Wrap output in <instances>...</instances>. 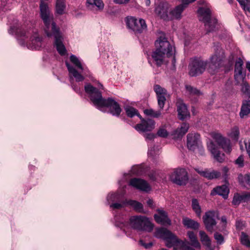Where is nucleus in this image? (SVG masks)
<instances>
[{
  "instance_id": "nucleus-1",
  "label": "nucleus",
  "mask_w": 250,
  "mask_h": 250,
  "mask_svg": "<svg viewBox=\"0 0 250 250\" xmlns=\"http://www.w3.org/2000/svg\"><path fill=\"white\" fill-rule=\"evenodd\" d=\"M40 15L44 24V30L48 37H54V44L58 53L61 56L66 53V50L62 42V36L59 26L54 21V17L51 13L47 3L41 1L40 5Z\"/></svg>"
},
{
  "instance_id": "nucleus-2",
  "label": "nucleus",
  "mask_w": 250,
  "mask_h": 250,
  "mask_svg": "<svg viewBox=\"0 0 250 250\" xmlns=\"http://www.w3.org/2000/svg\"><path fill=\"white\" fill-rule=\"evenodd\" d=\"M101 88L103 89V85L99 82L97 87L90 83H86L84 85L85 92L94 106L100 109L106 107L112 115L119 116L122 111L119 104L111 98H104L100 91Z\"/></svg>"
},
{
  "instance_id": "nucleus-3",
  "label": "nucleus",
  "mask_w": 250,
  "mask_h": 250,
  "mask_svg": "<svg viewBox=\"0 0 250 250\" xmlns=\"http://www.w3.org/2000/svg\"><path fill=\"white\" fill-rule=\"evenodd\" d=\"M155 50L152 52L151 57L158 67L161 66L165 56L170 57L175 52V49L165 37H160L155 42Z\"/></svg>"
},
{
  "instance_id": "nucleus-4",
  "label": "nucleus",
  "mask_w": 250,
  "mask_h": 250,
  "mask_svg": "<svg viewBox=\"0 0 250 250\" xmlns=\"http://www.w3.org/2000/svg\"><path fill=\"white\" fill-rule=\"evenodd\" d=\"M155 236L158 238L166 240L170 244H167L168 247L174 246V249L179 248L181 250H195L189 245L188 241L180 240L177 237L167 229L161 228L156 229Z\"/></svg>"
},
{
  "instance_id": "nucleus-5",
  "label": "nucleus",
  "mask_w": 250,
  "mask_h": 250,
  "mask_svg": "<svg viewBox=\"0 0 250 250\" xmlns=\"http://www.w3.org/2000/svg\"><path fill=\"white\" fill-rule=\"evenodd\" d=\"M226 63V58L224 50L220 46L214 47V52L210 56L208 62V71L214 75L219 70L225 67Z\"/></svg>"
},
{
  "instance_id": "nucleus-6",
  "label": "nucleus",
  "mask_w": 250,
  "mask_h": 250,
  "mask_svg": "<svg viewBox=\"0 0 250 250\" xmlns=\"http://www.w3.org/2000/svg\"><path fill=\"white\" fill-rule=\"evenodd\" d=\"M199 20L205 24L207 33L213 32L217 22L216 18L211 17V12L209 8L200 7L197 11Z\"/></svg>"
},
{
  "instance_id": "nucleus-7",
  "label": "nucleus",
  "mask_w": 250,
  "mask_h": 250,
  "mask_svg": "<svg viewBox=\"0 0 250 250\" xmlns=\"http://www.w3.org/2000/svg\"><path fill=\"white\" fill-rule=\"evenodd\" d=\"M131 227L139 231L150 232L153 229V225L149 219L144 216H132L129 219Z\"/></svg>"
},
{
  "instance_id": "nucleus-8",
  "label": "nucleus",
  "mask_w": 250,
  "mask_h": 250,
  "mask_svg": "<svg viewBox=\"0 0 250 250\" xmlns=\"http://www.w3.org/2000/svg\"><path fill=\"white\" fill-rule=\"evenodd\" d=\"M208 61L201 58H194L191 60L188 65V74L191 77H196L202 74L206 70Z\"/></svg>"
},
{
  "instance_id": "nucleus-9",
  "label": "nucleus",
  "mask_w": 250,
  "mask_h": 250,
  "mask_svg": "<svg viewBox=\"0 0 250 250\" xmlns=\"http://www.w3.org/2000/svg\"><path fill=\"white\" fill-rule=\"evenodd\" d=\"M126 24L127 27L132 30L135 34L142 33L147 27L144 20L140 19L138 20L132 17L126 18Z\"/></svg>"
},
{
  "instance_id": "nucleus-10",
  "label": "nucleus",
  "mask_w": 250,
  "mask_h": 250,
  "mask_svg": "<svg viewBox=\"0 0 250 250\" xmlns=\"http://www.w3.org/2000/svg\"><path fill=\"white\" fill-rule=\"evenodd\" d=\"M216 219H219L218 211L209 210L205 213L203 217V220L205 228L208 231L210 232L213 231L214 227L217 224Z\"/></svg>"
},
{
  "instance_id": "nucleus-11",
  "label": "nucleus",
  "mask_w": 250,
  "mask_h": 250,
  "mask_svg": "<svg viewBox=\"0 0 250 250\" xmlns=\"http://www.w3.org/2000/svg\"><path fill=\"white\" fill-rule=\"evenodd\" d=\"M171 181L179 186L186 185L188 178V173L184 168L175 169L170 176Z\"/></svg>"
},
{
  "instance_id": "nucleus-12",
  "label": "nucleus",
  "mask_w": 250,
  "mask_h": 250,
  "mask_svg": "<svg viewBox=\"0 0 250 250\" xmlns=\"http://www.w3.org/2000/svg\"><path fill=\"white\" fill-rule=\"evenodd\" d=\"M243 61L240 58L236 61L234 68V79L237 84L245 80L246 71L243 68Z\"/></svg>"
},
{
  "instance_id": "nucleus-13",
  "label": "nucleus",
  "mask_w": 250,
  "mask_h": 250,
  "mask_svg": "<svg viewBox=\"0 0 250 250\" xmlns=\"http://www.w3.org/2000/svg\"><path fill=\"white\" fill-rule=\"evenodd\" d=\"M141 123L135 126V128L139 132L151 131L155 126V122L150 119H144L142 118Z\"/></svg>"
},
{
  "instance_id": "nucleus-14",
  "label": "nucleus",
  "mask_w": 250,
  "mask_h": 250,
  "mask_svg": "<svg viewBox=\"0 0 250 250\" xmlns=\"http://www.w3.org/2000/svg\"><path fill=\"white\" fill-rule=\"evenodd\" d=\"M212 137L217 144L221 146L227 153H229L231 151L230 142L229 139L223 137L219 133H214Z\"/></svg>"
},
{
  "instance_id": "nucleus-15",
  "label": "nucleus",
  "mask_w": 250,
  "mask_h": 250,
  "mask_svg": "<svg viewBox=\"0 0 250 250\" xmlns=\"http://www.w3.org/2000/svg\"><path fill=\"white\" fill-rule=\"evenodd\" d=\"M187 146L189 150L194 151L199 146L200 136L198 133H190L187 136Z\"/></svg>"
},
{
  "instance_id": "nucleus-16",
  "label": "nucleus",
  "mask_w": 250,
  "mask_h": 250,
  "mask_svg": "<svg viewBox=\"0 0 250 250\" xmlns=\"http://www.w3.org/2000/svg\"><path fill=\"white\" fill-rule=\"evenodd\" d=\"M129 185L137 189L142 191H148L151 189L149 184L144 180L140 178H132L130 180Z\"/></svg>"
},
{
  "instance_id": "nucleus-17",
  "label": "nucleus",
  "mask_w": 250,
  "mask_h": 250,
  "mask_svg": "<svg viewBox=\"0 0 250 250\" xmlns=\"http://www.w3.org/2000/svg\"><path fill=\"white\" fill-rule=\"evenodd\" d=\"M208 148L217 161L222 163L224 161V154L220 153L218 147L212 141L208 144Z\"/></svg>"
},
{
  "instance_id": "nucleus-18",
  "label": "nucleus",
  "mask_w": 250,
  "mask_h": 250,
  "mask_svg": "<svg viewBox=\"0 0 250 250\" xmlns=\"http://www.w3.org/2000/svg\"><path fill=\"white\" fill-rule=\"evenodd\" d=\"M158 214H154V218L156 222L162 225L171 224V220L168 217L167 212L163 209H158L157 210Z\"/></svg>"
},
{
  "instance_id": "nucleus-19",
  "label": "nucleus",
  "mask_w": 250,
  "mask_h": 250,
  "mask_svg": "<svg viewBox=\"0 0 250 250\" xmlns=\"http://www.w3.org/2000/svg\"><path fill=\"white\" fill-rule=\"evenodd\" d=\"M196 171L202 176L208 179V180H212L217 179L220 177L221 173L219 171L205 169L204 170L196 169Z\"/></svg>"
},
{
  "instance_id": "nucleus-20",
  "label": "nucleus",
  "mask_w": 250,
  "mask_h": 250,
  "mask_svg": "<svg viewBox=\"0 0 250 250\" xmlns=\"http://www.w3.org/2000/svg\"><path fill=\"white\" fill-rule=\"evenodd\" d=\"M65 65L68 69L70 78H71L72 77H74L77 82H82L84 80V78L83 76L79 73L69 62H65Z\"/></svg>"
},
{
  "instance_id": "nucleus-21",
  "label": "nucleus",
  "mask_w": 250,
  "mask_h": 250,
  "mask_svg": "<svg viewBox=\"0 0 250 250\" xmlns=\"http://www.w3.org/2000/svg\"><path fill=\"white\" fill-rule=\"evenodd\" d=\"M70 60L77 68L82 71L83 75L89 78L91 77V75L89 71L86 68H84L83 67L80 60H79L77 56L74 55H71L70 56Z\"/></svg>"
},
{
  "instance_id": "nucleus-22",
  "label": "nucleus",
  "mask_w": 250,
  "mask_h": 250,
  "mask_svg": "<svg viewBox=\"0 0 250 250\" xmlns=\"http://www.w3.org/2000/svg\"><path fill=\"white\" fill-rule=\"evenodd\" d=\"M189 124L187 123H183L180 127L177 128L173 131L172 135L174 139L181 138L188 131Z\"/></svg>"
},
{
  "instance_id": "nucleus-23",
  "label": "nucleus",
  "mask_w": 250,
  "mask_h": 250,
  "mask_svg": "<svg viewBox=\"0 0 250 250\" xmlns=\"http://www.w3.org/2000/svg\"><path fill=\"white\" fill-rule=\"evenodd\" d=\"M229 192V188L226 185H222L214 188L210 194L211 195L218 194L223 196L224 199H227L228 197Z\"/></svg>"
},
{
  "instance_id": "nucleus-24",
  "label": "nucleus",
  "mask_w": 250,
  "mask_h": 250,
  "mask_svg": "<svg viewBox=\"0 0 250 250\" xmlns=\"http://www.w3.org/2000/svg\"><path fill=\"white\" fill-rule=\"evenodd\" d=\"M86 6L91 10L101 11L104 8V4L102 0H86Z\"/></svg>"
},
{
  "instance_id": "nucleus-25",
  "label": "nucleus",
  "mask_w": 250,
  "mask_h": 250,
  "mask_svg": "<svg viewBox=\"0 0 250 250\" xmlns=\"http://www.w3.org/2000/svg\"><path fill=\"white\" fill-rule=\"evenodd\" d=\"M9 33L10 34L15 33L18 37L23 38V39H19V42L21 45H25L24 39L28 37L25 31L21 30V29H17L15 27H11L9 30Z\"/></svg>"
},
{
  "instance_id": "nucleus-26",
  "label": "nucleus",
  "mask_w": 250,
  "mask_h": 250,
  "mask_svg": "<svg viewBox=\"0 0 250 250\" xmlns=\"http://www.w3.org/2000/svg\"><path fill=\"white\" fill-rule=\"evenodd\" d=\"M185 6L183 5V4H180L173 10H171L169 12V15L170 17V19L179 20L181 18V14L185 8Z\"/></svg>"
},
{
  "instance_id": "nucleus-27",
  "label": "nucleus",
  "mask_w": 250,
  "mask_h": 250,
  "mask_svg": "<svg viewBox=\"0 0 250 250\" xmlns=\"http://www.w3.org/2000/svg\"><path fill=\"white\" fill-rule=\"evenodd\" d=\"M250 199V193L243 195H240L238 193H236L234 195L232 204L234 206H238L241 202H248Z\"/></svg>"
},
{
  "instance_id": "nucleus-28",
  "label": "nucleus",
  "mask_w": 250,
  "mask_h": 250,
  "mask_svg": "<svg viewBox=\"0 0 250 250\" xmlns=\"http://www.w3.org/2000/svg\"><path fill=\"white\" fill-rule=\"evenodd\" d=\"M183 225L188 229H197L199 228V224L196 221L188 217H184L182 219Z\"/></svg>"
},
{
  "instance_id": "nucleus-29",
  "label": "nucleus",
  "mask_w": 250,
  "mask_h": 250,
  "mask_svg": "<svg viewBox=\"0 0 250 250\" xmlns=\"http://www.w3.org/2000/svg\"><path fill=\"white\" fill-rule=\"evenodd\" d=\"M177 111L178 113V118L181 120H184L187 117L189 116V113L186 104H179L177 106Z\"/></svg>"
},
{
  "instance_id": "nucleus-30",
  "label": "nucleus",
  "mask_w": 250,
  "mask_h": 250,
  "mask_svg": "<svg viewBox=\"0 0 250 250\" xmlns=\"http://www.w3.org/2000/svg\"><path fill=\"white\" fill-rule=\"evenodd\" d=\"M250 113V100L243 101L239 115L241 118Z\"/></svg>"
},
{
  "instance_id": "nucleus-31",
  "label": "nucleus",
  "mask_w": 250,
  "mask_h": 250,
  "mask_svg": "<svg viewBox=\"0 0 250 250\" xmlns=\"http://www.w3.org/2000/svg\"><path fill=\"white\" fill-rule=\"evenodd\" d=\"M32 48L36 50H39L42 44V38L37 34L34 35L31 38Z\"/></svg>"
},
{
  "instance_id": "nucleus-32",
  "label": "nucleus",
  "mask_w": 250,
  "mask_h": 250,
  "mask_svg": "<svg viewBox=\"0 0 250 250\" xmlns=\"http://www.w3.org/2000/svg\"><path fill=\"white\" fill-rule=\"evenodd\" d=\"M199 234L203 245L211 249V240L207 233L203 230H200Z\"/></svg>"
},
{
  "instance_id": "nucleus-33",
  "label": "nucleus",
  "mask_w": 250,
  "mask_h": 250,
  "mask_svg": "<svg viewBox=\"0 0 250 250\" xmlns=\"http://www.w3.org/2000/svg\"><path fill=\"white\" fill-rule=\"evenodd\" d=\"M187 234L190 241L191 245L195 248L200 249L201 248V245L198 241L194 232L192 231H188Z\"/></svg>"
},
{
  "instance_id": "nucleus-34",
  "label": "nucleus",
  "mask_w": 250,
  "mask_h": 250,
  "mask_svg": "<svg viewBox=\"0 0 250 250\" xmlns=\"http://www.w3.org/2000/svg\"><path fill=\"white\" fill-rule=\"evenodd\" d=\"M186 89L188 92L190 98H192L193 96L198 97L203 94L202 92L200 90L190 85H186Z\"/></svg>"
},
{
  "instance_id": "nucleus-35",
  "label": "nucleus",
  "mask_w": 250,
  "mask_h": 250,
  "mask_svg": "<svg viewBox=\"0 0 250 250\" xmlns=\"http://www.w3.org/2000/svg\"><path fill=\"white\" fill-rule=\"evenodd\" d=\"M127 204L132 207L134 210L138 212H145L143 204L138 201L130 200L127 202Z\"/></svg>"
},
{
  "instance_id": "nucleus-36",
  "label": "nucleus",
  "mask_w": 250,
  "mask_h": 250,
  "mask_svg": "<svg viewBox=\"0 0 250 250\" xmlns=\"http://www.w3.org/2000/svg\"><path fill=\"white\" fill-rule=\"evenodd\" d=\"M66 5L65 0H57L56 3V12L59 15H62L64 13Z\"/></svg>"
},
{
  "instance_id": "nucleus-37",
  "label": "nucleus",
  "mask_w": 250,
  "mask_h": 250,
  "mask_svg": "<svg viewBox=\"0 0 250 250\" xmlns=\"http://www.w3.org/2000/svg\"><path fill=\"white\" fill-rule=\"evenodd\" d=\"M191 207L196 215L198 217H200L202 212L201 208L197 199L195 198L192 199Z\"/></svg>"
},
{
  "instance_id": "nucleus-38",
  "label": "nucleus",
  "mask_w": 250,
  "mask_h": 250,
  "mask_svg": "<svg viewBox=\"0 0 250 250\" xmlns=\"http://www.w3.org/2000/svg\"><path fill=\"white\" fill-rule=\"evenodd\" d=\"M125 109L128 117L132 118L135 115H137L140 119H142V116L138 113V110L134 107L127 106L125 107Z\"/></svg>"
},
{
  "instance_id": "nucleus-39",
  "label": "nucleus",
  "mask_w": 250,
  "mask_h": 250,
  "mask_svg": "<svg viewBox=\"0 0 250 250\" xmlns=\"http://www.w3.org/2000/svg\"><path fill=\"white\" fill-rule=\"evenodd\" d=\"M156 11L162 18L165 20L168 19L167 9V8H165L164 5L158 6L156 9Z\"/></svg>"
},
{
  "instance_id": "nucleus-40",
  "label": "nucleus",
  "mask_w": 250,
  "mask_h": 250,
  "mask_svg": "<svg viewBox=\"0 0 250 250\" xmlns=\"http://www.w3.org/2000/svg\"><path fill=\"white\" fill-rule=\"evenodd\" d=\"M145 114L148 116L153 118H158L161 115V112L160 110L155 111L152 108L146 109L144 110Z\"/></svg>"
},
{
  "instance_id": "nucleus-41",
  "label": "nucleus",
  "mask_w": 250,
  "mask_h": 250,
  "mask_svg": "<svg viewBox=\"0 0 250 250\" xmlns=\"http://www.w3.org/2000/svg\"><path fill=\"white\" fill-rule=\"evenodd\" d=\"M238 180L239 183L244 186L246 185L250 186V174H247L245 175L240 174L238 176Z\"/></svg>"
},
{
  "instance_id": "nucleus-42",
  "label": "nucleus",
  "mask_w": 250,
  "mask_h": 250,
  "mask_svg": "<svg viewBox=\"0 0 250 250\" xmlns=\"http://www.w3.org/2000/svg\"><path fill=\"white\" fill-rule=\"evenodd\" d=\"M241 85L242 92L249 98H250V85L245 80L241 82Z\"/></svg>"
},
{
  "instance_id": "nucleus-43",
  "label": "nucleus",
  "mask_w": 250,
  "mask_h": 250,
  "mask_svg": "<svg viewBox=\"0 0 250 250\" xmlns=\"http://www.w3.org/2000/svg\"><path fill=\"white\" fill-rule=\"evenodd\" d=\"M153 89L156 94L157 97L160 96H166L167 94V90L158 84L154 85Z\"/></svg>"
},
{
  "instance_id": "nucleus-44",
  "label": "nucleus",
  "mask_w": 250,
  "mask_h": 250,
  "mask_svg": "<svg viewBox=\"0 0 250 250\" xmlns=\"http://www.w3.org/2000/svg\"><path fill=\"white\" fill-rule=\"evenodd\" d=\"M239 129L238 126H234L231 129V131L229 134V136L233 140L238 141L239 137Z\"/></svg>"
},
{
  "instance_id": "nucleus-45",
  "label": "nucleus",
  "mask_w": 250,
  "mask_h": 250,
  "mask_svg": "<svg viewBox=\"0 0 250 250\" xmlns=\"http://www.w3.org/2000/svg\"><path fill=\"white\" fill-rule=\"evenodd\" d=\"M241 242L243 245L250 248V241L248 236L244 232H241Z\"/></svg>"
},
{
  "instance_id": "nucleus-46",
  "label": "nucleus",
  "mask_w": 250,
  "mask_h": 250,
  "mask_svg": "<svg viewBox=\"0 0 250 250\" xmlns=\"http://www.w3.org/2000/svg\"><path fill=\"white\" fill-rule=\"evenodd\" d=\"M214 238L218 245H222L225 242L224 236L218 232H216L214 233Z\"/></svg>"
},
{
  "instance_id": "nucleus-47",
  "label": "nucleus",
  "mask_w": 250,
  "mask_h": 250,
  "mask_svg": "<svg viewBox=\"0 0 250 250\" xmlns=\"http://www.w3.org/2000/svg\"><path fill=\"white\" fill-rule=\"evenodd\" d=\"M157 101H158V104L159 107L162 109H163L166 101V96H160L157 97Z\"/></svg>"
},
{
  "instance_id": "nucleus-48",
  "label": "nucleus",
  "mask_w": 250,
  "mask_h": 250,
  "mask_svg": "<svg viewBox=\"0 0 250 250\" xmlns=\"http://www.w3.org/2000/svg\"><path fill=\"white\" fill-rule=\"evenodd\" d=\"M157 135L162 138H166L168 135V132L166 129L161 127L158 129Z\"/></svg>"
},
{
  "instance_id": "nucleus-49",
  "label": "nucleus",
  "mask_w": 250,
  "mask_h": 250,
  "mask_svg": "<svg viewBox=\"0 0 250 250\" xmlns=\"http://www.w3.org/2000/svg\"><path fill=\"white\" fill-rule=\"evenodd\" d=\"M119 195L117 193L108 194L107 196V200L108 201L114 202L118 200Z\"/></svg>"
},
{
  "instance_id": "nucleus-50",
  "label": "nucleus",
  "mask_w": 250,
  "mask_h": 250,
  "mask_svg": "<svg viewBox=\"0 0 250 250\" xmlns=\"http://www.w3.org/2000/svg\"><path fill=\"white\" fill-rule=\"evenodd\" d=\"M139 244L140 245H141L142 246L144 247L146 249H148L150 248L153 245V243L152 242H149L148 243H146L142 240H140L139 241Z\"/></svg>"
},
{
  "instance_id": "nucleus-51",
  "label": "nucleus",
  "mask_w": 250,
  "mask_h": 250,
  "mask_svg": "<svg viewBox=\"0 0 250 250\" xmlns=\"http://www.w3.org/2000/svg\"><path fill=\"white\" fill-rule=\"evenodd\" d=\"M244 144L247 153L250 157V139L245 140L244 141Z\"/></svg>"
},
{
  "instance_id": "nucleus-52",
  "label": "nucleus",
  "mask_w": 250,
  "mask_h": 250,
  "mask_svg": "<svg viewBox=\"0 0 250 250\" xmlns=\"http://www.w3.org/2000/svg\"><path fill=\"white\" fill-rule=\"evenodd\" d=\"M124 204L115 203L110 205V207L113 209H119L124 207Z\"/></svg>"
},
{
  "instance_id": "nucleus-53",
  "label": "nucleus",
  "mask_w": 250,
  "mask_h": 250,
  "mask_svg": "<svg viewBox=\"0 0 250 250\" xmlns=\"http://www.w3.org/2000/svg\"><path fill=\"white\" fill-rule=\"evenodd\" d=\"M221 222L223 223L222 225V229H218V230L220 231H223L226 228L227 225V218L225 216H223L221 218Z\"/></svg>"
},
{
  "instance_id": "nucleus-54",
  "label": "nucleus",
  "mask_w": 250,
  "mask_h": 250,
  "mask_svg": "<svg viewBox=\"0 0 250 250\" xmlns=\"http://www.w3.org/2000/svg\"><path fill=\"white\" fill-rule=\"evenodd\" d=\"M156 137V135L152 133H148L145 134L146 139L148 140H152Z\"/></svg>"
},
{
  "instance_id": "nucleus-55",
  "label": "nucleus",
  "mask_w": 250,
  "mask_h": 250,
  "mask_svg": "<svg viewBox=\"0 0 250 250\" xmlns=\"http://www.w3.org/2000/svg\"><path fill=\"white\" fill-rule=\"evenodd\" d=\"M243 158L241 156L239 157L235 161L236 164L239 165L240 167H243Z\"/></svg>"
},
{
  "instance_id": "nucleus-56",
  "label": "nucleus",
  "mask_w": 250,
  "mask_h": 250,
  "mask_svg": "<svg viewBox=\"0 0 250 250\" xmlns=\"http://www.w3.org/2000/svg\"><path fill=\"white\" fill-rule=\"evenodd\" d=\"M242 7L245 11H247L250 13V1L246 2L244 5Z\"/></svg>"
},
{
  "instance_id": "nucleus-57",
  "label": "nucleus",
  "mask_w": 250,
  "mask_h": 250,
  "mask_svg": "<svg viewBox=\"0 0 250 250\" xmlns=\"http://www.w3.org/2000/svg\"><path fill=\"white\" fill-rule=\"evenodd\" d=\"M130 0H113V1L119 4H124L127 3Z\"/></svg>"
},
{
  "instance_id": "nucleus-58",
  "label": "nucleus",
  "mask_w": 250,
  "mask_h": 250,
  "mask_svg": "<svg viewBox=\"0 0 250 250\" xmlns=\"http://www.w3.org/2000/svg\"><path fill=\"white\" fill-rule=\"evenodd\" d=\"M147 205L151 208H154V202L152 199H149L146 202Z\"/></svg>"
},
{
  "instance_id": "nucleus-59",
  "label": "nucleus",
  "mask_w": 250,
  "mask_h": 250,
  "mask_svg": "<svg viewBox=\"0 0 250 250\" xmlns=\"http://www.w3.org/2000/svg\"><path fill=\"white\" fill-rule=\"evenodd\" d=\"M72 87L73 89V90L76 91L78 93H81V90L80 87L77 86L76 85L74 84L72 85Z\"/></svg>"
},
{
  "instance_id": "nucleus-60",
  "label": "nucleus",
  "mask_w": 250,
  "mask_h": 250,
  "mask_svg": "<svg viewBox=\"0 0 250 250\" xmlns=\"http://www.w3.org/2000/svg\"><path fill=\"white\" fill-rule=\"evenodd\" d=\"M154 154V148L149 147L148 150V155L149 156H153Z\"/></svg>"
},
{
  "instance_id": "nucleus-61",
  "label": "nucleus",
  "mask_w": 250,
  "mask_h": 250,
  "mask_svg": "<svg viewBox=\"0 0 250 250\" xmlns=\"http://www.w3.org/2000/svg\"><path fill=\"white\" fill-rule=\"evenodd\" d=\"M138 168L139 167L137 166L133 167L131 169L132 173L134 174H138L139 173V172L138 169L137 170L136 169H138Z\"/></svg>"
},
{
  "instance_id": "nucleus-62",
  "label": "nucleus",
  "mask_w": 250,
  "mask_h": 250,
  "mask_svg": "<svg viewBox=\"0 0 250 250\" xmlns=\"http://www.w3.org/2000/svg\"><path fill=\"white\" fill-rule=\"evenodd\" d=\"M172 57V63L173 65L174 66H175V64L176 63V59L174 55V53L171 56Z\"/></svg>"
},
{
  "instance_id": "nucleus-63",
  "label": "nucleus",
  "mask_w": 250,
  "mask_h": 250,
  "mask_svg": "<svg viewBox=\"0 0 250 250\" xmlns=\"http://www.w3.org/2000/svg\"><path fill=\"white\" fill-rule=\"evenodd\" d=\"M240 4L241 7L244 5V4L246 3L244 0H236Z\"/></svg>"
},
{
  "instance_id": "nucleus-64",
  "label": "nucleus",
  "mask_w": 250,
  "mask_h": 250,
  "mask_svg": "<svg viewBox=\"0 0 250 250\" xmlns=\"http://www.w3.org/2000/svg\"><path fill=\"white\" fill-rule=\"evenodd\" d=\"M246 68L248 71L250 72V62L248 61L246 62Z\"/></svg>"
}]
</instances>
